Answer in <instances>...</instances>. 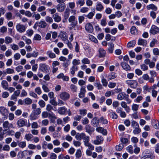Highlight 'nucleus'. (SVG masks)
Segmentation results:
<instances>
[{
    "label": "nucleus",
    "instance_id": "13",
    "mask_svg": "<svg viewBox=\"0 0 159 159\" xmlns=\"http://www.w3.org/2000/svg\"><path fill=\"white\" fill-rule=\"evenodd\" d=\"M86 132L89 134H91L94 130V129L89 125H86L85 126Z\"/></svg>",
    "mask_w": 159,
    "mask_h": 159
},
{
    "label": "nucleus",
    "instance_id": "30",
    "mask_svg": "<svg viewBox=\"0 0 159 159\" xmlns=\"http://www.w3.org/2000/svg\"><path fill=\"white\" fill-rule=\"evenodd\" d=\"M5 43L6 44H9L12 43L13 39L12 38L9 36H7L5 38Z\"/></svg>",
    "mask_w": 159,
    "mask_h": 159
},
{
    "label": "nucleus",
    "instance_id": "52",
    "mask_svg": "<svg viewBox=\"0 0 159 159\" xmlns=\"http://www.w3.org/2000/svg\"><path fill=\"white\" fill-rule=\"evenodd\" d=\"M29 93L30 96L33 97L35 98H39L36 93H35L33 91H30Z\"/></svg>",
    "mask_w": 159,
    "mask_h": 159
},
{
    "label": "nucleus",
    "instance_id": "47",
    "mask_svg": "<svg viewBox=\"0 0 159 159\" xmlns=\"http://www.w3.org/2000/svg\"><path fill=\"white\" fill-rule=\"evenodd\" d=\"M82 155V153L80 149H77L75 153V157L77 158L80 157Z\"/></svg>",
    "mask_w": 159,
    "mask_h": 159
},
{
    "label": "nucleus",
    "instance_id": "11",
    "mask_svg": "<svg viewBox=\"0 0 159 159\" xmlns=\"http://www.w3.org/2000/svg\"><path fill=\"white\" fill-rule=\"evenodd\" d=\"M120 65L122 68L126 71H130L131 70V67L126 62L124 61L122 62Z\"/></svg>",
    "mask_w": 159,
    "mask_h": 159
},
{
    "label": "nucleus",
    "instance_id": "56",
    "mask_svg": "<svg viewBox=\"0 0 159 159\" xmlns=\"http://www.w3.org/2000/svg\"><path fill=\"white\" fill-rule=\"evenodd\" d=\"M157 43L158 42L157 40L156 39H153L152 40V41L150 43V46L151 47H153L156 43Z\"/></svg>",
    "mask_w": 159,
    "mask_h": 159
},
{
    "label": "nucleus",
    "instance_id": "23",
    "mask_svg": "<svg viewBox=\"0 0 159 159\" xmlns=\"http://www.w3.org/2000/svg\"><path fill=\"white\" fill-rule=\"evenodd\" d=\"M38 26L41 28H44L46 27L47 26V23L44 21L41 20L38 22Z\"/></svg>",
    "mask_w": 159,
    "mask_h": 159
},
{
    "label": "nucleus",
    "instance_id": "15",
    "mask_svg": "<svg viewBox=\"0 0 159 159\" xmlns=\"http://www.w3.org/2000/svg\"><path fill=\"white\" fill-rule=\"evenodd\" d=\"M126 95L124 92L119 93L117 96V99L119 100H122L125 99Z\"/></svg>",
    "mask_w": 159,
    "mask_h": 159
},
{
    "label": "nucleus",
    "instance_id": "64",
    "mask_svg": "<svg viewBox=\"0 0 159 159\" xmlns=\"http://www.w3.org/2000/svg\"><path fill=\"white\" fill-rule=\"evenodd\" d=\"M7 31V28L5 26H2L0 29V31L1 33L4 34Z\"/></svg>",
    "mask_w": 159,
    "mask_h": 159
},
{
    "label": "nucleus",
    "instance_id": "42",
    "mask_svg": "<svg viewBox=\"0 0 159 159\" xmlns=\"http://www.w3.org/2000/svg\"><path fill=\"white\" fill-rule=\"evenodd\" d=\"M130 31L131 33L133 35H135L137 33V30L136 27L134 26H132L130 29Z\"/></svg>",
    "mask_w": 159,
    "mask_h": 159
},
{
    "label": "nucleus",
    "instance_id": "41",
    "mask_svg": "<svg viewBox=\"0 0 159 159\" xmlns=\"http://www.w3.org/2000/svg\"><path fill=\"white\" fill-rule=\"evenodd\" d=\"M109 47L108 49V52L111 53L114 50V44L112 43H110L109 45Z\"/></svg>",
    "mask_w": 159,
    "mask_h": 159
},
{
    "label": "nucleus",
    "instance_id": "43",
    "mask_svg": "<svg viewBox=\"0 0 159 159\" xmlns=\"http://www.w3.org/2000/svg\"><path fill=\"white\" fill-rule=\"evenodd\" d=\"M72 66H77V65L80 64V60L79 59H74L72 62Z\"/></svg>",
    "mask_w": 159,
    "mask_h": 159
},
{
    "label": "nucleus",
    "instance_id": "54",
    "mask_svg": "<svg viewBox=\"0 0 159 159\" xmlns=\"http://www.w3.org/2000/svg\"><path fill=\"white\" fill-rule=\"evenodd\" d=\"M49 113L46 111H44L42 113L41 116L43 118H47L48 117Z\"/></svg>",
    "mask_w": 159,
    "mask_h": 159
},
{
    "label": "nucleus",
    "instance_id": "5",
    "mask_svg": "<svg viewBox=\"0 0 159 159\" xmlns=\"http://www.w3.org/2000/svg\"><path fill=\"white\" fill-rule=\"evenodd\" d=\"M147 158H150L151 159H154L155 156L153 152H145L143 154L142 157L143 159H145Z\"/></svg>",
    "mask_w": 159,
    "mask_h": 159
},
{
    "label": "nucleus",
    "instance_id": "9",
    "mask_svg": "<svg viewBox=\"0 0 159 159\" xmlns=\"http://www.w3.org/2000/svg\"><path fill=\"white\" fill-rule=\"evenodd\" d=\"M103 138L101 136H97L96 139L93 141V143L95 145H98L102 143L103 141Z\"/></svg>",
    "mask_w": 159,
    "mask_h": 159
},
{
    "label": "nucleus",
    "instance_id": "1",
    "mask_svg": "<svg viewBox=\"0 0 159 159\" xmlns=\"http://www.w3.org/2000/svg\"><path fill=\"white\" fill-rule=\"evenodd\" d=\"M39 70L41 71L47 73L50 70V68L48 65L45 63H42L39 64Z\"/></svg>",
    "mask_w": 159,
    "mask_h": 159
},
{
    "label": "nucleus",
    "instance_id": "50",
    "mask_svg": "<svg viewBox=\"0 0 159 159\" xmlns=\"http://www.w3.org/2000/svg\"><path fill=\"white\" fill-rule=\"evenodd\" d=\"M34 91L35 93L39 95H40L42 93L41 89L39 87H36L34 89Z\"/></svg>",
    "mask_w": 159,
    "mask_h": 159
},
{
    "label": "nucleus",
    "instance_id": "32",
    "mask_svg": "<svg viewBox=\"0 0 159 159\" xmlns=\"http://www.w3.org/2000/svg\"><path fill=\"white\" fill-rule=\"evenodd\" d=\"M96 10L98 11H101L103 9V7L100 3H98L96 6Z\"/></svg>",
    "mask_w": 159,
    "mask_h": 159
},
{
    "label": "nucleus",
    "instance_id": "3",
    "mask_svg": "<svg viewBox=\"0 0 159 159\" xmlns=\"http://www.w3.org/2000/svg\"><path fill=\"white\" fill-rule=\"evenodd\" d=\"M59 96L61 99L64 101L68 100L70 97V94L67 92H63L60 94Z\"/></svg>",
    "mask_w": 159,
    "mask_h": 159
},
{
    "label": "nucleus",
    "instance_id": "38",
    "mask_svg": "<svg viewBox=\"0 0 159 159\" xmlns=\"http://www.w3.org/2000/svg\"><path fill=\"white\" fill-rule=\"evenodd\" d=\"M11 48L13 50H17L19 49L18 45L16 44L13 43L10 45Z\"/></svg>",
    "mask_w": 159,
    "mask_h": 159
},
{
    "label": "nucleus",
    "instance_id": "62",
    "mask_svg": "<svg viewBox=\"0 0 159 159\" xmlns=\"http://www.w3.org/2000/svg\"><path fill=\"white\" fill-rule=\"evenodd\" d=\"M70 88L71 90L73 92H76L77 88L75 85L73 84H71L70 85Z\"/></svg>",
    "mask_w": 159,
    "mask_h": 159
},
{
    "label": "nucleus",
    "instance_id": "37",
    "mask_svg": "<svg viewBox=\"0 0 159 159\" xmlns=\"http://www.w3.org/2000/svg\"><path fill=\"white\" fill-rule=\"evenodd\" d=\"M136 42L135 40L131 41L129 42L127 45L128 48H130L134 47L136 44Z\"/></svg>",
    "mask_w": 159,
    "mask_h": 159
},
{
    "label": "nucleus",
    "instance_id": "34",
    "mask_svg": "<svg viewBox=\"0 0 159 159\" xmlns=\"http://www.w3.org/2000/svg\"><path fill=\"white\" fill-rule=\"evenodd\" d=\"M93 123L94 127H97L99 125V120L97 118H94L93 119Z\"/></svg>",
    "mask_w": 159,
    "mask_h": 159
},
{
    "label": "nucleus",
    "instance_id": "27",
    "mask_svg": "<svg viewBox=\"0 0 159 159\" xmlns=\"http://www.w3.org/2000/svg\"><path fill=\"white\" fill-rule=\"evenodd\" d=\"M33 138V135L30 133L26 134L25 135L24 139L27 141H30Z\"/></svg>",
    "mask_w": 159,
    "mask_h": 159
},
{
    "label": "nucleus",
    "instance_id": "31",
    "mask_svg": "<svg viewBox=\"0 0 159 159\" xmlns=\"http://www.w3.org/2000/svg\"><path fill=\"white\" fill-rule=\"evenodd\" d=\"M17 145L20 148H23L26 146V143L25 141H18Z\"/></svg>",
    "mask_w": 159,
    "mask_h": 159
},
{
    "label": "nucleus",
    "instance_id": "10",
    "mask_svg": "<svg viewBox=\"0 0 159 159\" xmlns=\"http://www.w3.org/2000/svg\"><path fill=\"white\" fill-rule=\"evenodd\" d=\"M85 29L87 32L90 33H92L93 31V27L90 23H87L86 25Z\"/></svg>",
    "mask_w": 159,
    "mask_h": 159
},
{
    "label": "nucleus",
    "instance_id": "49",
    "mask_svg": "<svg viewBox=\"0 0 159 159\" xmlns=\"http://www.w3.org/2000/svg\"><path fill=\"white\" fill-rule=\"evenodd\" d=\"M139 107V105L136 104H133L131 107L132 109L135 111H136L138 110Z\"/></svg>",
    "mask_w": 159,
    "mask_h": 159
},
{
    "label": "nucleus",
    "instance_id": "40",
    "mask_svg": "<svg viewBox=\"0 0 159 159\" xmlns=\"http://www.w3.org/2000/svg\"><path fill=\"white\" fill-rule=\"evenodd\" d=\"M127 151L130 154H133L134 152V150L133 147L131 145L128 146L126 148Z\"/></svg>",
    "mask_w": 159,
    "mask_h": 159
},
{
    "label": "nucleus",
    "instance_id": "35",
    "mask_svg": "<svg viewBox=\"0 0 159 159\" xmlns=\"http://www.w3.org/2000/svg\"><path fill=\"white\" fill-rule=\"evenodd\" d=\"M1 84L3 88L5 90L7 89L8 86V83L5 80H3L1 82Z\"/></svg>",
    "mask_w": 159,
    "mask_h": 159
},
{
    "label": "nucleus",
    "instance_id": "22",
    "mask_svg": "<svg viewBox=\"0 0 159 159\" xmlns=\"http://www.w3.org/2000/svg\"><path fill=\"white\" fill-rule=\"evenodd\" d=\"M66 109L65 107H61L58 108V113L60 115H64L65 114Z\"/></svg>",
    "mask_w": 159,
    "mask_h": 159
},
{
    "label": "nucleus",
    "instance_id": "61",
    "mask_svg": "<svg viewBox=\"0 0 159 159\" xmlns=\"http://www.w3.org/2000/svg\"><path fill=\"white\" fill-rule=\"evenodd\" d=\"M85 146L88 147L89 150H93L94 149V147L90 143H89L85 145Z\"/></svg>",
    "mask_w": 159,
    "mask_h": 159
},
{
    "label": "nucleus",
    "instance_id": "44",
    "mask_svg": "<svg viewBox=\"0 0 159 159\" xmlns=\"http://www.w3.org/2000/svg\"><path fill=\"white\" fill-rule=\"evenodd\" d=\"M83 139L84 145L89 143V136H86L85 135Z\"/></svg>",
    "mask_w": 159,
    "mask_h": 159
},
{
    "label": "nucleus",
    "instance_id": "2",
    "mask_svg": "<svg viewBox=\"0 0 159 159\" xmlns=\"http://www.w3.org/2000/svg\"><path fill=\"white\" fill-rule=\"evenodd\" d=\"M16 28L18 32L20 33H22L25 31L26 26L23 25L18 23L16 25Z\"/></svg>",
    "mask_w": 159,
    "mask_h": 159
},
{
    "label": "nucleus",
    "instance_id": "53",
    "mask_svg": "<svg viewBox=\"0 0 159 159\" xmlns=\"http://www.w3.org/2000/svg\"><path fill=\"white\" fill-rule=\"evenodd\" d=\"M124 147L123 145L122 144H120L119 145L116 146L115 148L116 150L118 151H120L122 150Z\"/></svg>",
    "mask_w": 159,
    "mask_h": 159
},
{
    "label": "nucleus",
    "instance_id": "18",
    "mask_svg": "<svg viewBox=\"0 0 159 159\" xmlns=\"http://www.w3.org/2000/svg\"><path fill=\"white\" fill-rule=\"evenodd\" d=\"M60 36L63 41H65L67 39L68 37L65 32H61L60 34Z\"/></svg>",
    "mask_w": 159,
    "mask_h": 159
},
{
    "label": "nucleus",
    "instance_id": "14",
    "mask_svg": "<svg viewBox=\"0 0 159 159\" xmlns=\"http://www.w3.org/2000/svg\"><path fill=\"white\" fill-rule=\"evenodd\" d=\"M96 130L97 132L100 133L104 135H106L107 134L106 130L102 127H98L96 128Z\"/></svg>",
    "mask_w": 159,
    "mask_h": 159
},
{
    "label": "nucleus",
    "instance_id": "29",
    "mask_svg": "<svg viewBox=\"0 0 159 159\" xmlns=\"http://www.w3.org/2000/svg\"><path fill=\"white\" fill-rule=\"evenodd\" d=\"M116 77L115 73L112 72L110 73L108 75L107 79L108 80L115 79Z\"/></svg>",
    "mask_w": 159,
    "mask_h": 159
},
{
    "label": "nucleus",
    "instance_id": "45",
    "mask_svg": "<svg viewBox=\"0 0 159 159\" xmlns=\"http://www.w3.org/2000/svg\"><path fill=\"white\" fill-rule=\"evenodd\" d=\"M110 117L113 119H117L118 116L115 112L112 111L110 113Z\"/></svg>",
    "mask_w": 159,
    "mask_h": 159
},
{
    "label": "nucleus",
    "instance_id": "21",
    "mask_svg": "<svg viewBox=\"0 0 159 159\" xmlns=\"http://www.w3.org/2000/svg\"><path fill=\"white\" fill-rule=\"evenodd\" d=\"M25 121L24 120L22 119H19L17 121V124L19 127L24 126L25 125Z\"/></svg>",
    "mask_w": 159,
    "mask_h": 159
},
{
    "label": "nucleus",
    "instance_id": "57",
    "mask_svg": "<svg viewBox=\"0 0 159 159\" xmlns=\"http://www.w3.org/2000/svg\"><path fill=\"white\" fill-rule=\"evenodd\" d=\"M45 20L46 21L49 23H52L53 22V20L52 18L48 16H47L45 18Z\"/></svg>",
    "mask_w": 159,
    "mask_h": 159
},
{
    "label": "nucleus",
    "instance_id": "25",
    "mask_svg": "<svg viewBox=\"0 0 159 159\" xmlns=\"http://www.w3.org/2000/svg\"><path fill=\"white\" fill-rule=\"evenodd\" d=\"M38 118V115L32 111L30 116V120H34L37 119Z\"/></svg>",
    "mask_w": 159,
    "mask_h": 159
},
{
    "label": "nucleus",
    "instance_id": "6",
    "mask_svg": "<svg viewBox=\"0 0 159 159\" xmlns=\"http://www.w3.org/2000/svg\"><path fill=\"white\" fill-rule=\"evenodd\" d=\"M0 113L3 116H4V118H7V115L8 113V110L5 107L1 106L0 107Z\"/></svg>",
    "mask_w": 159,
    "mask_h": 159
},
{
    "label": "nucleus",
    "instance_id": "51",
    "mask_svg": "<svg viewBox=\"0 0 159 159\" xmlns=\"http://www.w3.org/2000/svg\"><path fill=\"white\" fill-rule=\"evenodd\" d=\"M100 24L102 26H105L107 25V19L106 18H103L101 20Z\"/></svg>",
    "mask_w": 159,
    "mask_h": 159
},
{
    "label": "nucleus",
    "instance_id": "4",
    "mask_svg": "<svg viewBox=\"0 0 159 159\" xmlns=\"http://www.w3.org/2000/svg\"><path fill=\"white\" fill-rule=\"evenodd\" d=\"M126 84L129 85L130 87L133 89L136 88L138 85V83L136 80H127Z\"/></svg>",
    "mask_w": 159,
    "mask_h": 159
},
{
    "label": "nucleus",
    "instance_id": "8",
    "mask_svg": "<svg viewBox=\"0 0 159 159\" xmlns=\"http://www.w3.org/2000/svg\"><path fill=\"white\" fill-rule=\"evenodd\" d=\"M65 3H59L56 6V8L59 12H62L66 8Z\"/></svg>",
    "mask_w": 159,
    "mask_h": 159
},
{
    "label": "nucleus",
    "instance_id": "60",
    "mask_svg": "<svg viewBox=\"0 0 159 159\" xmlns=\"http://www.w3.org/2000/svg\"><path fill=\"white\" fill-rule=\"evenodd\" d=\"M33 111L38 115L40 114L41 112V109L40 108H37V109L33 110Z\"/></svg>",
    "mask_w": 159,
    "mask_h": 159
},
{
    "label": "nucleus",
    "instance_id": "33",
    "mask_svg": "<svg viewBox=\"0 0 159 159\" xmlns=\"http://www.w3.org/2000/svg\"><path fill=\"white\" fill-rule=\"evenodd\" d=\"M46 54L51 58H55L56 57V55L55 53L51 51H48L46 52Z\"/></svg>",
    "mask_w": 159,
    "mask_h": 159
},
{
    "label": "nucleus",
    "instance_id": "39",
    "mask_svg": "<svg viewBox=\"0 0 159 159\" xmlns=\"http://www.w3.org/2000/svg\"><path fill=\"white\" fill-rule=\"evenodd\" d=\"M78 70L77 66H72L70 69V73L73 75L75 74V72Z\"/></svg>",
    "mask_w": 159,
    "mask_h": 159
},
{
    "label": "nucleus",
    "instance_id": "59",
    "mask_svg": "<svg viewBox=\"0 0 159 159\" xmlns=\"http://www.w3.org/2000/svg\"><path fill=\"white\" fill-rule=\"evenodd\" d=\"M41 39V37L39 34H36L34 35L33 39L35 40L40 41Z\"/></svg>",
    "mask_w": 159,
    "mask_h": 159
},
{
    "label": "nucleus",
    "instance_id": "17",
    "mask_svg": "<svg viewBox=\"0 0 159 159\" xmlns=\"http://www.w3.org/2000/svg\"><path fill=\"white\" fill-rule=\"evenodd\" d=\"M99 51V57H103L105 56L106 55V52L102 48H100L98 50Z\"/></svg>",
    "mask_w": 159,
    "mask_h": 159
},
{
    "label": "nucleus",
    "instance_id": "26",
    "mask_svg": "<svg viewBox=\"0 0 159 159\" xmlns=\"http://www.w3.org/2000/svg\"><path fill=\"white\" fill-rule=\"evenodd\" d=\"M147 9L148 10L152 9L155 11H156L157 9V7L152 4L147 5Z\"/></svg>",
    "mask_w": 159,
    "mask_h": 159
},
{
    "label": "nucleus",
    "instance_id": "24",
    "mask_svg": "<svg viewBox=\"0 0 159 159\" xmlns=\"http://www.w3.org/2000/svg\"><path fill=\"white\" fill-rule=\"evenodd\" d=\"M70 10L69 8H66L63 13V17L65 19H68L70 16Z\"/></svg>",
    "mask_w": 159,
    "mask_h": 159
},
{
    "label": "nucleus",
    "instance_id": "48",
    "mask_svg": "<svg viewBox=\"0 0 159 159\" xmlns=\"http://www.w3.org/2000/svg\"><path fill=\"white\" fill-rule=\"evenodd\" d=\"M131 125L134 129L139 127V125L138 123L134 120L131 122Z\"/></svg>",
    "mask_w": 159,
    "mask_h": 159
},
{
    "label": "nucleus",
    "instance_id": "7",
    "mask_svg": "<svg viewBox=\"0 0 159 159\" xmlns=\"http://www.w3.org/2000/svg\"><path fill=\"white\" fill-rule=\"evenodd\" d=\"M159 32V28L154 25H152L150 30V33L152 34H155Z\"/></svg>",
    "mask_w": 159,
    "mask_h": 159
},
{
    "label": "nucleus",
    "instance_id": "12",
    "mask_svg": "<svg viewBox=\"0 0 159 159\" xmlns=\"http://www.w3.org/2000/svg\"><path fill=\"white\" fill-rule=\"evenodd\" d=\"M120 105L121 107L125 109L127 112L129 113V112L130 111V107L127 106V103L125 102L124 101L121 102Z\"/></svg>",
    "mask_w": 159,
    "mask_h": 159
},
{
    "label": "nucleus",
    "instance_id": "19",
    "mask_svg": "<svg viewBox=\"0 0 159 159\" xmlns=\"http://www.w3.org/2000/svg\"><path fill=\"white\" fill-rule=\"evenodd\" d=\"M86 134L84 133H77L75 136V138L78 140H80L83 139Z\"/></svg>",
    "mask_w": 159,
    "mask_h": 159
},
{
    "label": "nucleus",
    "instance_id": "36",
    "mask_svg": "<svg viewBox=\"0 0 159 159\" xmlns=\"http://www.w3.org/2000/svg\"><path fill=\"white\" fill-rule=\"evenodd\" d=\"M94 86L97 87L99 90L103 88L102 85L100 84L99 81H97L94 83Z\"/></svg>",
    "mask_w": 159,
    "mask_h": 159
},
{
    "label": "nucleus",
    "instance_id": "28",
    "mask_svg": "<svg viewBox=\"0 0 159 159\" xmlns=\"http://www.w3.org/2000/svg\"><path fill=\"white\" fill-rule=\"evenodd\" d=\"M153 127L155 129H159V121L158 120H153L152 123Z\"/></svg>",
    "mask_w": 159,
    "mask_h": 159
},
{
    "label": "nucleus",
    "instance_id": "20",
    "mask_svg": "<svg viewBox=\"0 0 159 159\" xmlns=\"http://www.w3.org/2000/svg\"><path fill=\"white\" fill-rule=\"evenodd\" d=\"M138 44L139 45L145 46L147 44V41L146 40L143 39H139L138 40Z\"/></svg>",
    "mask_w": 159,
    "mask_h": 159
},
{
    "label": "nucleus",
    "instance_id": "58",
    "mask_svg": "<svg viewBox=\"0 0 159 159\" xmlns=\"http://www.w3.org/2000/svg\"><path fill=\"white\" fill-rule=\"evenodd\" d=\"M34 17L36 20H38L41 18L40 15L39 13H36L35 12L34 13V15L33 16Z\"/></svg>",
    "mask_w": 159,
    "mask_h": 159
},
{
    "label": "nucleus",
    "instance_id": "16",
    "mask_svg": "<svg viewBox=\"0 0 159 159\" xmlns=\"http://www.w3.org/2000/svg\"><path fill=\"white\" fill-rule=\"evenodd\" d=\"M53 18L54 21L57 22H60L61 19V17L57 13H55L53 15Z\"/></svg>",
    "mask_w": 159,
    "mask_h": 159
},
{
    "label": "nucleus",
    "instance_id": "55",
    "mask_svg": "<svg viewBox=\"0 0 159 159\" xmlns=\"http://www.w3.org/2000/svg\"><path fill=\"white\" fill-rule=\"evenodd\" d=\"M24 102L26 104L30 105L32 103V100L30 98H27L25 99Z\"/></svg>",
    "mask_w": 159,
    "mask_h": 159
},
{
    "label": "nucleus",
    "instance_id": "63",
    "mask_svg": "<svg viewBox=\"0 0 159 159\" xmlns=\"http://www.w3.org/2000/svg\"><path fill=\"white\" fill-rule=\"evenodd\" d=\"M82 123L83 125H86L89 123V120L88 118L85 117L82 120Z\"/></svg>",
    "mask_w": 159,
    "mask_h": 159
},
{
    "label": "nucleus",
    "instance_id": "46",
    "mask_svg": "<svg viewBox=\"0 0 159 159\" xmlns=\"http://www.w3.org/2000/svg\"><path fill=\"white\" fill-rule=\"evenodd\" d=\"M5 16L6 18L8 20H11L12 19V14L11 12H8L7 13Z\"/></svg>",
    "mask_w": 159,
    "mask_h": 159
}]
</instances>
